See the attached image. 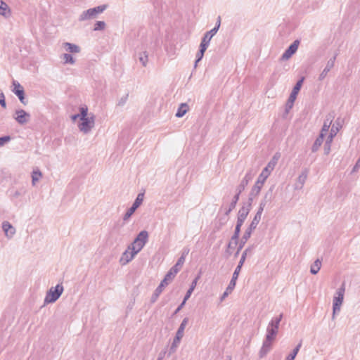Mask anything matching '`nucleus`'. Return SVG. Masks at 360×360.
Listing matches in <instances>:
<instances>
[{
  "instance_id": "nucleus-1",
  "label": "nucleus",
  "mask_w": 360,
  "mask_h": 360,
  "mask_svg": "<svg viewBox=\"0 0 360 360\" xmlns=\"http://www.w3.org/2000/svg\"><path fill=\"white\" fill-rule=\"evenodd\" d=\"M88 108L86 107H82L80 109V115H75L71 117L72 121L79 117L81 122L79 124L78 127L80 131L86 133L88 132L94 125V120L93 117L88 116Z\"/></svg>"
},
{
  "instance_id": "nucleus-2",
  "label": "nucleus",
  "mask_w": 360,
  "mask_h": 360,
  "mask_svg": "<svg viewBox=\"0 0 360 360\" xmlns=\"http://www.w3.org/2000/svg\"><path fill=\"white\" fill-rule=\"evenodd\" d=\"M283 315L280 314L278 318L272 321L266 335V340L264 342V347H270L272 341L274 340L278 329L279 323L282 319Z\"/></svg>"
},
{
  "instance_id": "nucleus-3",
  "label": "nucleus",
  "mask_w": 360,
  "mask_h": 360,
  "mask_svg": "<svg viewBox=\"0 0 360 360\" xmlns=\"http://www.w3.org/2000/svg\"><path fill=\"white\" fill-rule=\"evenodd\" d=\"M63 291V287L62 285H57L55 288H51L49 291L47 292L45 297V302L51 303L56 301Z\"/></svg>"
},
{
  "instance_id": "nucleus-4",
  "label": "nucleus",
  "mask_w": 360,
  "mask_h": 360,
  "mask_svg": "<svg viewBox=\"0 0 360 360\" xmlns=\"http://www.w3.org/2000/svg\"><path fill=\"white\" fill-rule=\"evenodd\" d=\"M345 288H340L336 292V296L333 298V314L338 312L340 309V307L343 302Z\"/></svg>"
},
{
  "instance_id": "nucleus-5",
  "label": "nucleus",
  "mask_w": 360,
  "mask_h": 360,
  "mask_svg": "<svg viewBox=\"0 0 360 360\" xmlns=\"http://www.w3.org/2000/svg\"><path fill=\"white\" fill-rule=\"evenodd\" d=\"M219 25H220V22H219V24L217 27H214V29H212L210 32H207L205 34V36L202 40V42L200 44V46H202V52L206 51L207 47L210 43V41L211 40L212 37L216 34V32L219 27Z\"/></svg>"
},
{
  "instance_id": "nucleus-6",
  "label": "nucleus",
  "mask_w": 360,
  "mask_h": 360,
  "mask_svg": "<svg viewBox=\"0 0 360 360\" xmlns=\"http://www.w3.org/2000/svg\"><path fill=\"white\" fill-rule=\"evenodd\" d=\"M187 323H188V319L185 318L182 321V322H181V325H180V326H179V329L177 330V333H176V338L174 340V342H173L174 345H178L181 339L184 336V330H185V328H186Z\"/></svg>"
},
{
  "instance_id": "nucleus-7",
  "label": "nucleus",
  "mask_w": 360,
  "mask_h": 360,
  "mask_svg": "<svg viewBox=\"0 0 360 360\" xmlns=\"http://www.w3.org/2000/svg\"><path fill=\"white\" fill-rule=\"evenodd\" d=\"M304 78H301L300 80H299L295 87L292 89V91L289 97L288 102L290 103L291 105L293 104L295 101L296 100L297 96L302 87V83L304 82Z\"/></svg>"
},
{
  "instance_id": "nucleus-8",
  "label": "nucleus",
  "mask_w": 360,
  "mask_h": 360,
  "mask_svg": "<svg viewBox=\"0 0 360 360\" xmlns=\"http://www.w3.org/2000/svg\"><path fill=\"white\" fill-rule=\"evenodd\" d=\"M136 254L137 253H135L134 251L131 250L130 247H129L128 249L123 253L120 259V262L124 265L127 264L134 259Z\"/></svg>"
},
{
  "instance_id": "nucleus-9",
  "label": "nucleus",
  "mask_w": 360,
  "mask_h": 360,
  "mask_svg": "<svg viewBox=\"0 0 360 360\" xmlns=\"http://www.w3.org/2000/svg\"><path fill=\"white\" fill-rule=\"evenodd\" d=\"M13 91L14 94L19 98L20 101L25 103V96H24V89L23 87L17 82L13 81Z\"/></svg>"
},
{
  "instance_id": "nucleus-10",
  "label": "nucleus",
  "mask_w": 360,
  "mask_h": 360,
  "mask_svg": "<svg viewBox=\"0 0 360 360\" xmlns=\"http://www.w3.org/2000/svg\"><path fill=\"white\" fill-rule=\"evenodd\" d=\"M106 8V6H99L94 8H90L84 13V18L88 19L94 17L96 14L102 13Z\"/></svg>"
},
{
  "instance_id": "nucleus-11",
  "label": "nucleus",
  "mask_w": 360,
  "mask_h": 360,
  "mask_svg": "<svg viewBox=\"0 0 360 360\" xmlns=\"http://www.w3.org/2000/svg\"><path fill=\"white\" fill-rule=\"evenodd\" d=\"M15 119L20 124L26 123L30 118V115L23 110H19L15 112Z\"/></svg>"
},
{
  "instance_id": "nucleus-12",
  "label": "nucleus",
  "mask_w": 360,
  "mask_h": 360,
  "mask_svg": "<svg viewBox=\"0 0 360 360\" xmlns=\"http://www.w3.org/2000/svg\"><path fill=\"white\" fill-rule=\"evenodd\" d=\"M299 46V41H295L293 44H292L288 50L285 52L283 57L285 58H289L292 54H294L297 50Z\"/></svg>"
},
{
  "instance_id": "nucleus-13",
  "label": "nucleus",
  "mask_w": 360,
  "mask_h": 360,
  "mask_svg": "<svg viewBox=\"0 0 360 360\" xmlns=\"http://www.w3.org/2000/svg\"><path fill=\"white\" fill-rule=\"evenodd\" d=\"M198 279V278H196L193 281V283H192V284H191V288H190L188 289V290L187 291V293H186V296H185V297H184V300L183 302L181 303V306L178 308V309H177V310H179V309H180V308H181V307H182L185 304V303H186V300H187L191 297V294H192L193 291L194 290V289H195V286H196V285H197Z\"/></svg>"
},
{
  "instance_id": "nucleus-14",
  "label": "nucleus",
  "mask_w": 360,
  "mask_h": 360,
  "mask_svg": "<svg viewBox=\"0 0 360 360\" xmlns=\"http://www.w3.org/2000/svg\"><path fill=\"white\" fill-rule=\"evenodd\" d=\"M249 213V209L246 207H243L240 209L238 216V222L243 223L248 217Z\"/></svg>"
},
{
  "instance_id": "nucleus-15",
  "label": "nucleus",
  "mask_w": 360,
  "mask_h": 360,
  "mask_svg": "<svg viewBox=\"0 0 360 360\" xmlns=\"http://www.w3.org/2000/svg\"><path fill=\"white\" fill-rule=\"evenodd\" d=\"M3 229L4 231H5L6 235L8 236H11L15 233L14 228L8 222L4 223Z\"/></svg>"
},
{
  "instance_id": "nucleus-16",
  "label": "nucleus",
  "mask_w": 360,
  "mask_h": 360,
  "mask_svg": "<svg viewBox=\"0 0 360 360\" xmlns=\"http://www.w3.org/2000/svg\"><path fill=\"white\" fill-rule=\"evenodd\" d=\"M148 232L146 231H142L139 233V234L138 235V236L136 238L135 240H136L137 241H139L141 243H143V245H145L148 240Z\"/></svg>"
},
{
  "instance_id": "nucleus-17",
  "label": "nucleus",
  "mask_w": 360,
  "mask_h": 360,
  "mask_svg": "<svg viewBox=\"0 0 360 360\" xmlns=\"http://www.w3.org/2000/svg\"><path fill=\"white\" fill-rule=\"evenodd\" d=\"M337 131H338V129L336 128L335 129H334V128L333 127L329 135L327 136V139H326V145L328 146L327 153H328V151L330 150V143L333 141V137L336 135Z\"/></svg>"
},
{
  "instance_id": "nucleus-18",
  "label": "nucleus",
  "mask_w": 360,
  "mask_h": 360,
  "mask_svg": "<svg viewBox=\"0 0 360 360\" xmlns=\"http://www.w3.org/2000/svg\"><path fill=\"white\" fill-rule=\"evenodd\" d=\"M144 245H143L141 242L134 240L131 246L129 247L131 248V250L134 251L135 253H138L141 250Z\"/></svg>"
},
{
  "instance_id": "nucleus-19",
  "label": "nucleus",
  "mask_w": 360,
  "mask_h": 360,
  "mask_svg": "<svg viewBox=\"0 0 360 360\" xmlns=\"http://www.w3.org/2000/svg\"><path fill=\"white\" fill-rule=\"evenodd\" d=\"M188 110V106L186 103H182L178 109L176 116L178 117H183Z\"/></svg>"
},
{
  "instance_id": "nucleus-20",
  "label": "nucleus",
  "mask_w": 360,
  "mask_h": 360,
  "mask_svg": "<svg viewBox=\"0 0 360 360\" xmlns=\"http://www.w3.org/2000/svg\"><path fill=\"white\" fill-rule=\"evenodd\" d=\"M179 271V268H176V269H171L169 272L166 274L165 276V278L166 280H167L169 282H170L171 281H172L174 279V278L175 277V276L176 275V274Z\"/></svg>"
},
{
  "instance_id": "nucleus-21",
  "label": "nucleus",
  "mask_w": 360,
  "mask_h": 360,
  "mask_svg": "<svg viewBox=\"0 0 360 360\" xmlns=\"http://www.w3.org/2000/svg\"><path fill=\"white\" fill-rule=\"evenodd\" d=\"M331 122H332L331 117L328 118L327 120L324 122L321 132L320 134L322 136H326V134L328 131V129H329Z\"/></svg>"
},
{
  "instance_id": "nucleus-22",
  "label": "nucleus",
  "mask_w": 360,
  "mask_h": 360,
  "mask_svg": "<svg viewBox=\"0 0 360 360\" xmlns=\"http://www.w3.org/2000/svg\"><path fill=\"white\" fill-rule=\"evenodd\" d=\"M0 14L3 15H7L10 14V10L8 5L0 0Z\"/></svg>"
},
{
  "instance_id": "nucleus-23",
  "label": "nucleus",
  "mask_w": 360,
  "mask_h": 360,
  "mask_svg": "<svg viewBox=\"0 0 360 360\" xmlns=\"http://www.w3.org/2000/svg\"><path fill=\"white\" fill-rule=\"evenodd\" d=\"M279 158H280V155L279 154L277 153V154L274 155V157L272 158V159L269 161V162L266 165V167H269L270 169L274 170V169L275 166L276 165Z\"/></svg>"
},
{
  "instance_id": "nucleus-24",
  "label": "nucleus",
  "mask_w": 360,
  "mask_h": 360,
  "mask_svg": "<svg viewBox=\"0 0 360 360\" xmlns=\"http://www.w3.org/2000/svg\"><path fill=\"white\" fill-rule=\"evenodd\" d=\"M321 262L319 259H316L314 264L311 267V272L313 274H316L320 270Z\"/></svg>"
},
{
  "instance_id": "nucleus-25",
  "label": "nucleus",
  "mask_w": 360,
  "mask_h": 360,
  "mask_svg": "<svg viewBox=\"0 0 360 360\" xmlns=\"http://www.w3.org/2000/svg\"><path fill=\"white\" fill-rule=\"evenodd\" d=\"M269 175L270 174L267 173L266 171L263 169L258 177L257 183H261L262 184H263L266 180V179L269 176Z\"/></svg>"
},
{
  "instance_id": "nucleus-26",
  "label": "nucleus",
  "mask_w": 360,
  "mask_h": 360,
  "mask_svg": "<svg viewBox=\"0 0 360 360\" xmlns=\"http://www.w3.org/2000/svg\"><path fill=\"white\" fill-rule=\"evenodd\" d=\"M65 46L68 47V51L72 53H78L79 51V48L75 45L70 43H65Z\"/></svg>"
},
{
  "instance_id": "nucleus-27",
  "label": "nucleus",
  "mask_w": 360,
  "mask_h": 360,
  "mask_svg": "<svg viewBox=\"0 0 360 360\" xmlns=\"http://www.w3.org/2000/svg\"><path fill=\"white\" fill-rule=\"evenodd\" d=\"M143 193H139L133 205H134L135 207H139L143 200Z\"/></svg>"
},
{
  "instance_id": "nucleus-28",
  "label": "nucleus",
  "mask_w": 360,
  "mask_h": 360,
  "mask_svg": "<svg viewBox=\"0 0 360 360\" xmlns=\"http://www.w3.org/2000/svg\"><path fill=\"white\" fill-rule=\"evenodd\" d=\"M32 177V183L34 184L41 177V173L39 171H34Z\"/></svg>"
},
{
  "instance_id": "nucleus-29",
  "label": "nucleus",
  "mask_w": 360,
  "mask_h": 360,
  "mask_svg": "<svg viewBox=\"0 0 360 360\" xmlns=\"http://www.w3.org/2000/svg\"><path fill=\"white\" fill-rule=\"evenodd\" d=\"M323 137L321 134L316 140L314 145V150H316L323 143Z\"/></svg>"
},
{
  "instance_id": "nucleus-30",
  "label": "nucleus",
  "mask_w": 360,
  "mask_h": 360,
  "mask_svg": "<svg viewBox=\"0 0 360 360\" xmlns=\"http://www.w3.org/2000/svg\"><path fill=\"white\" fill-rule=\"evenodd\" d=\"M105 24L103 21H98L94 25V30H101L105 28Z\"/></svg>"
},
{
  "instance_id": "nucleus-31",
  "label": "nucleus",
  "mask_w": 360,
  "mask_h": 360,
  "mask_svg": "<svg viewBox=\"0 0 360 360\" xmlns=\"http://www.w3.org/2000/svg\"><path fill=\"white\" fill-rule=\"evenodd\" d=\"M138 207H135L134 205H132V207L127 212L125 216H124V219H128L129 217H131V215L134 212V211L137 209Z\"/></svg>"
},
{
  "instance_id": "nucleus-32",
  "label": "nucleus",
  "mask_w": 360,
  "mask_h": 360,
  "mask_svg": "<svg viewBox=\"0 0 360 360\" xmlns=\"http://www.w3.org/2000/svg\"><path fill=\"white\" fill-rule=\"evenodd\" d=\"M63 59L65 60V63H74V60H73V58L72 57V56L69 55V54H64L63 56Z\"/></svg>"
},
{
  "instance_id": "nucleus-33",
  "label": "nucleus",
  "mask_w": 360,
  "mask_h": 360,
  "mask_svg": "<svg viewBox=\"0 0 360 360\" xmlns=\"http://www.w3.org/2000/svg\"><path fill=\"white\" fill-rule=\"evenodd\" d=\"M240 271V265H238L236 267V269H235V271H234V273L233 274L232 280H234V281H236V280L238 279Z\"/></svg>"
},
{
  "instance_id": "nucleus-34",
  "label": "nucleus",
  "mask_w": 360,
  "mask_h": 360,
  "mask_svg": "<svg viewBox=\"0 0 360 360\" xmlns=\"http://www.w3.org/2000/svg\"><path fill=\"white\" fill-rule=\"evenodd\" d=\"M236 281L231 279V281H230V283H229V286L227 287L226 290L231 292L233 291V290L234 289L235 286H236Z\"/></svg>"
},
{
  "instance_id": "nucleus-35",
  "label": "nucleus",
  "mask_w": 360,
  "mask_h": 360,
  "mask_svg": "<svg viewBox=\"0 0 360 360\" xmlns=\"http://www.w3.org/2000/svg\"><path fill=\"white\" fill-rule=\"evenodd\" d=\"M0 104L4 108L6 106V101H5V96H4V94H2V93H0Z\"/></svg>"
},
{
  "instance_id": "nucleus-36",
  "label": "nucleus",
  "mask_w": 360,
  "mask_h": 360,
  "mask_svg": "<svg viewBox=\"0 0 360 360\" xmlns=\"http://www.w3.org/2000/svg\"><path fill=\"white\" fill-rule=\"evenodd\" d=\"M10 141L9 136L0 137V146H2L6 142Z\"/></svg>"
},
{
  "instance_id": "nucleus-37",
  "label": "nucleus",
  "mask_w": 360,
  "mask_h": 360,
  "mask_svg": "<svg viewBox=\"0 0 360 360\" xmlns=\"http://www.w3.org/2000/svg\"><path fill=\"white\" fill-rule=\"evenodd\" d=\"M140 61L143 63V65H146L147 60H148V56L147 55L144 54V56H141L139 58Z\"/></svg>"
},
{
  "instance_id": "nucleus-38",
  "label": "nucleus",
  "mask_w": 360,
  "mask_h": 360,
  "mask_svg": "<svg viewBox=\"0 0 360 360\" xmlns=\"http://www.w3.org/2000/svg\"><path fill=\"white\" fill-rule=\"evenodd\" d=\"M300 347H301V344H299L297 346V347L293 350V352L292 354H290L289 356H293V359H295Z\"/></svg>"
},
{
  "instance_id": "nucleus-39",
  "label": "nucleus",
  "mask_w": 360,
  "mask_h": 360,
  "mask_svg": "<svg viewBox=\"0 0 360 360\" xmlns=\"http://www.w3.org/2000/svg\"><path fill=\"white\" fill-rule=\"evenodd\" d=\"M242 224H243V223H240V222L237 221V225H236V231H235V234L236 236H238L239 234L240 226H242Z\"/></svg>"
},
{
  "instance_id": "nucleus-40",
  "label": "nucleus",
  "mask_w": 360,
  "mask_h": 360,
  "mask_svg": "<svg viewBox=\"0 0 360 360\" xmlns=\"http://www.w3.org/2000/svg\"><path fill=\"white\" fill-rule=\"evenodd\" d=\"M204 53H205V51L202 52V46H200V51H199V53L197 55L198 59H197L196 62H198L200 60H201V58H202V56L204 55Z\"/></svg>"
},
{
  "instance_id": "nucleus-41",
  "label": "nucleus",
  "mask_w": 360,
  "mask_h": 360,
  "mask_svg": "<svg viewBox=\"0 0 360 360\" xmlns=\"http://www.w3.org/2000/svg\"><path fill=\"white\" fill-rule=\"evenodd\" d=\"M184 261L185 258L184 257H181L176 263L178 264V265H179L180 267H181L184 263Z\"/></svg>"
},
{
  "instance_id": "nucleus-42",
  "label": "nucleus",
  "mask_w": 360,
  "mask_h": 360,
  "mask_svg": "<svg viewBox=\"0 0 360 360\" xmlns=\"http://www.w3.org/2000/svg\"><path fill=\"white\" fill-rule=\"evenodd\" d=\"M169 283V282L167 280H166V278H165L162 281V282L160 283V286H162V287L164 288L166 285H168V283Z\"/></svg>"
},
{
  "instance_id": "nucleus-43",
  "label": "nucleus",
  "mask_w": 360,
  "mask_h": 360,
  "mask_svg": "<svg viewBox=\"0 0 360 360\" xmlns=\"http://www.w3.org/2000/svg\"><path fill=\"white\" fill-rule=\"evenodd\" d=\"M162 290H163V288H162V286L159 285V286L157 288L156 290H155V291H156L157 295L160 294V293L162 292Z\"/></svg>"
},
{
  "instance_id": "nucleus-44",
  "label": "nucleus",
  "mask_w": 360,
  "mask_h": 360,
  "mask_svg": "<svg viewBox=\"0 0 360 360\" xmlns=\"http://www.w3.org/2000/svg\"><path fill=\"white\" fill-rule=\"evenodd\" d=\"M264 170L266 171L267 173H269V174H271V172L273 171L272 169H270L269 167H266Z\"/></svg>"
},
{
  "instance_id": "nucleus-45",
  "label": "nucleus",
  "mask_w": 360,
  "mask_h": 360,
  "mask_svg": "<svg viewBox=\"0 0 360 360\" xmlns=\"http://www.w3.org/2000/svg\"><path fill=\"white\" fill-rule=\"evenodd\" d=\"M230 293H231V292H229L227 290H226V291L224 292L223 298L225 297L226 296H227Z\"/></svg>"
},
{
  "instance_id": "nucleus-46",
  "label": "nucleus",
  "mask_w": 360,
  "mask_h": 360,
  "mask_svg": "<svg viewBox=\"0 0 360 360\" xmlns=\"http://www.w3.org/2000/svg\"><path fill=\"white\" fill-rule=\"evenodd\" d=\"M244 259H245V257H243V258H242V259H241V260L240 261V263H239V264H238V265H240V267H241V266H242V265H243V263Z\"/></svg>"
},
{
  "instance_id": "nucleus-47",
  "label": "nucleus",
  "mask_w": 360,
  "mask_h": 360,
  "mask_svg": "<svg viewBox=\"0 0 360 360\" xmlns=\"http://www.w3.org/2000/svg\"><path fill=\"white\" fill-rule=\"evenodd\" d=\"M176 268H179V270H180L181 267H180L179 265H178V264L176 263L172 269H176Z\"/></svg>"
},
{
  "instance_id": "nucleus-48",
  "label": "nucleus",
  "mask_w": 360,
  "mask_h": 360,
  "mask_svg": "<svg viewBox=\"0 0 360 360\" xmlns=\"http://www.w3.org/2000/svg\"><path fill=\"white\" fill-rule=\"evenodd\" d=\"M287 360H294V359H293V356H288L287 357Z\"/></svg>"
}]
</instances>
